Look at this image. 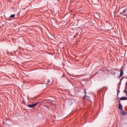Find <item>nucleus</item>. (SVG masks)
Listing matches in <instances>:
<instances>
[{
  "label": "nucleus",
  "instance_id": "nucleus-15",
  "mask_svg": "<svg viewBox=\"0 0 127 127\" xmlns=\"http://www.w3.org/2000/svg\"><path fill=\"white\" fill-rule=\"evenodd\" d=\"M50 82H51V81H50V79H48V83H50Z\"/></svg>",
  "mask_w": 127,
  "mask_h": 127
},
{
  "label": "nucleus",
  "instance_id": "nucleus-9",
  "mask_svg": "<svg viewBox=\"0 0 127 127\" xmlns=\"http://www.w3.org/2000/svg\"><path fill=\"white\" fill-rule=\"evenodd\" d=\"M40 103V101H38V102L34 104V106L35 107V106H37V105H38V104H39Z\"/></svg>",
  "mask_w": 127,
  "mask_h": 127
},
{
  "label": "nucleus",
  "instance_id": "nucleus-2",
  "mask_svg": "<svg viewBox=\"0 0 127 127\" xmlns=\"http://www.w3.org/2000/svg\"><path fill=\"white\" fill-rule=\"evenodd\" d=\"M119 110H121V111H124V110H123V106H122V104H121V101H120L119 102Z\"/></svg>",
  "mask_w": 127,
  "mask_h": 127
},
{
  "label": "nucleus",
  "instance_id": "nucleus-17",
  "mask_svg": "<svg viewBox=\"0 0 127 127\" xmlns=\"http://www.w3.org/2000/svg\"><path fill=\"white\" fill-rule=\"evenodd\" d=\"M126 95L127 96V92L126 93Z\"/></svg>",
  "mask_w": 127,
  "mask_h": 127
},
{
  "label": "nucleus",
  "instance_id": "nucleus-3",
  "mask_svg": "<svg viewBox=\"0 0 127 127\" xmlns=\"http://www.w3.org/2000/svg\"><path fill=\"white\" fill-rule=\"evenodd\" d=\"M84 93H85V95L83 97V100H85V98H86V97H88V96H87V92H86V89H84Z\"/></svg>",
  "mask_w": 127,
  "mask_h": 127
},
{
  "label": "nucleus",
  "instance_id": "nucleus-5",
  "mask_svg": "<svg viewBox=\"0 0 127 127\" xmlns=\"http://www.w3.org/2000/svg\"><path fill=\"white\" fill-rule=\"evenodd\" d=\"M120 99L121 100V101H125L126 100H127V97H122L120 98Z\"/></svg>",
  "mask_w": 127,
  "mask_h": 127
},
{
  "label": "nucleus",
  "instance_id": "nucleus-12",
  "mask_svg": "<svg viewBox=\"0 0 127 127\" xmlns=\"http://www.w3.org/2000/svg\"><path fill=\"white\" fill-rule=\"evenodd\" d=\"M88 97H86V99L87 100H88L89 101H90V97L88 96Z\"/></svg>",
  "mask_w": 127,
  "mask_h": 127
},
{
  "label": "nucleus",
  "instance_id": "nucleus-8",
  "mask_svg": "<svg viewBox=\"0 0 127 127\" xmlns=\"http://www.w3.org/2000/svg\"><path fill=\"white\" fill-rule=\"evenodd\" d=\"M15 16V14H13L10 16V18H12Z\"/></svg>",
  "mask_w": 127,
  "mask_h": 127
},
{
  "label": "nucleus",
  "instance_id": "nucleus-7",
  "mask_svg": "<svg viewBox=\"0 0 127 127\" xmlns=\"http://www.w3.org/2000/svg\"><path fill=\"white\" fill-rule=\"evenodd\" d=\"M121 114H122L123 116H124V115H127V111L125 112V111H122V112H121Z\"/></svg>",
  "mask_w": 127,
  "mask_h": 127
},
{
  "label": "nucleus",
  "instance_id": "nucleus-1",
  "mask_svg": "<svg viewBox=\"0 0 127 127\" xmlns=\"http://www.w3.org/2000/svg\"><path fill=\"white\" fill-rule=\"evenodd\" d=\"M127 9H125L123 10V11L121 13H120V14H121V15H123V16H126V17H127V16L126 14H124V13H125V12H127Z\"/></svg>",
  "mask_w": 127,
  "mask_h": 127
},
{
  "label": "nucleus",
  "instance_id": "nucleus-14",
  "mask_svg": "<svg viewBox=\"0 0 127 127\" xmlns=\"http://www.w3.org/2000/svg\"><path fill=\"white\" fill-rule=\"evenodd\" d=\"M120 85H119L118 87V90H120Z\"/></svg>",
  "mask_w": 127,
  "mask_h": 127
},
{
  "label": "nucleus",
  "instance_id": "nucleus-13",
  "mask_svg": "<svg viewBox=\"0 0 127 127\" xmlns=\"http://www.w3.org/2000/svg\"><path fill=\"white\" fill-rule=\"evenodd\" d=\"M67 80L68 81V82H71L70 81V79H69V78H68V77H67Z\"/></svg>",
  "mask_w": 127,
  "mask_h": 127
},
{
  "label": "nucleus",
  "instance_id": "nucleus-4",
  "mask_svg": "<svg viewBox=\"0 0 127 127\" xmlns=\"http://www.w3.org/2000/svg\"><path fill=\"white\" fill-rule=\"evenodd\" d=\"M123 75H124V70H121L120 71V74L119 75V78H121V77H123Z\"/></svg>",
  "mask_w": 127,
  "mask_h": 127
},
{
  "label": "nucleus",
  "instance_id": "nucleus-6",
  "mask_svg": "<svg viewBox=\"0 0 127 127\" xmlns=\"http://www.w3.org/2000/svg\"><path fill=\"white\" fill-rule=\"evenodd\" d=\"M27 106L29 107V108H34V104H32V105L28 104Z\"/></svg>",
  "mask_w": 127,
  "mask_h": 127
},
{
  "label": "nucleus",
  "instance_id": "nucleus-11",
  "mask_svg": "<svg viewBox=\"0 0 127 127\" xmlns=\"http://www.w3.org/2000/svg\"><path fill=\"white\" fill-rule=\"evenodd\" d=\"M124 93H125V94H127V89H125V90H124Z\"/></svg>",
  "mask_w": 127,
  "mask_h": 127
},
{
  "label": "nucleus",
  "instance_id": "nucleus-16",
  "mask_svg": "<svg viewBox=\"0 0 127 127\" xmlns=\"http://www.w3.org/2000/svg\"><path fill=\"white\" fill-rule=\"evenodd\" d=\"M98 72H99V71L96 72L95 73V75H96V74H98Z\"/></svg>",
  "mask_w": 127,
  "mask_h": 127
},
{
  "label": "nucleus",
  "instance_id": "nucleus-10",
  "mask_svg": "<svg viewBox=\"0 0 127 127\" xmlns=\"http://www.w3.org/2000/svg\"><path fill=\"white\" fill-rule=\"evenodd\" d=\"M119 94H120V89L117 90V96L119 95Z\"/></svg>",
  "mask_w": 127,
  "mask_h": 127
}]
</instances>
